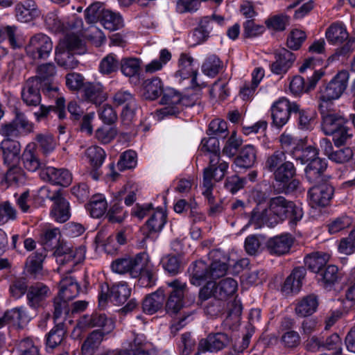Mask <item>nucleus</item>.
Returning <instances> with one entry per match:
<instances>
[{"label":"nucleus","mask_w":355,"mask_h":355,"mask_svg":"<svg viewBox=\"0 0 355 355\" xmlns=\"http://www.w3.org/2000/svg\"><path fill=\"white\" fill-rule=\"evenodd\" d=\"M53 49V43L49 37L44 33L32 36L26 47L27 55L33 60L46 59Z\"/></svg>","instance_id":"11"},{"label":"nucleus","mask_w":355,"mask_h":355,"mask_svg":"<svg viewBox=\"0 0 355 355\" xmlns=\"http://www.w3.org/2000/svg\"><path fill=\"white\" fill-rule=\"evenodd\" d=\"M228 166V163L221 159L220 154H210L209 166L203 171L202 187L205 189V194L210 195V189L214 187L213 179L218 182L224 178Z\"/></svg>","instance_id":"4"},{"label":"nucleus","mask_w":355,"mask_h":355,"mask_svg":"<svg viewBox=\"0 0 355 355\" xmlns=\"http://www.w3.org/2000/svg\"><path fill=\"white\" fill-rule=\"evenodd\" d=\"M295 55L293 53L286 49H282L275 53V61L270 65L273 73L282 75L286 73L292 67Z\"/></svg>","instance_id":"23"},{"label":"nucleus","mask_w":355,"mask_h":355,"mask_svg":"<svg viewBox=\"0 0 355 355\" xmlns=\"http://www.w3.org/2000/svg\"><path fill=\"white\" fill-rule=\"evenodd\" d=\"M22 160L24 167L29 171L34 172L37 169L42 171L45 168L44 164L40 162L34 148L30 146L24 151Z\"/></svg>","instance_id":"44"},{"label":"nucleus","mask_w":355,"mask_h":355,"mask_svg":"<svg viewBox=\"0 0 355 355\" xmlns=\"http://www.w3.org/2000/svg\"><path fill=\"white\" fill-rule=\"evenodd\" d=\"M19 355H38L39 349L29 338L21 339L17 345Z\"/></svg>","instance_id":"63"},{"label":"nucleus","mask_w":355,"mask_h":355,"mask_svg":"<svg viewBox=\"0 0 355 355\" xmlns=\"http://www.w3.org/2000/svg\"><path fill=\"white\" fill-rule=\"evenodd\" d=\"M318 306V297L314 294H310L297 301L295 312L299 317H307L313 314L316 311Z\"/></svg>","instance_id":"33"},{"label":"nucleus","mask_w":355,"mask_h":355,"mask_svg":"<svg viewBox=\"0 0 355 355\" xmlns=\"http://www.w3.org/2000/svg\"><path fill=\"white\" fill-rule=\"evenodd\" d=\"M323 74L324 73L321 71H315L313 75L308 78V83L306 84L304 82V78L300 76H294L289 85L291 92L294 95H298L313 89Z\"/></svg>","instance_id":"25"},{"label":"nucleus","mask_w":355,"mask_h":355,"mask_svg":"<svg viewBox=\"0 0 355 355\" xmlns=\"http://www.w3.org/2000/svg\"><path fill=\"white\" fill-rule=\"evenodd\" d=\"M33 124L27 119L25 114L16 111L15 118L8 123L2 124L0 135L4 139H16L21 135H26L33 131Z\"/></svg>","instance_id":"9"},{"label":"nucleus","mask_w":355,"mask_h":355,"mask_svg":"<svg viewBox=\"0 0 355 355\" xmlns=\"http://www.w3.org/2000/svg\"><path fill=\"white\" fill-rule=\"evenodd\" d=\"M237 282L232 278H225L216 283L214 298L225 300L233 295L237 289Z\"/></svg>","instance_id":"40"},{"label":"nucleus","mask_w":355,"mask_h":355,"mask_svg":"<svg viewBox=\"0 0 355 355\" xmlns=\"http://www.w3.org/2000/svg\"><path fill=\"white\" fill-rule=\"evenodd\" d=\"M40 178L53 184L67 187L71 182L72 178L69 171L64 168H55L47 166L40 171Z\"/></svg>","instance_id":"20"},{"label":"nucleus","mask_w":355,"mask_h":355,"mask_svg":"<svg viewBox=\"0 0 355 355\" xmlns=\"http://www.w3.org/2000/svg\"><path fill=\"white\" fill-rule=\"evenodd\" d=\"M67 334L65 325L63 322H60L46 335V346L53 349L60 345L64 339Z\"/></svg>","instance_id":"47"},{"label":"nucleus","mask_w":355,"mask_h":355,"mask_svg":"<svg viewBox=\"0 0 355 355\" xmlns=\"http://www.w3.org/2000/svg\"><path fill=\"white\" fill-rule=\"evenodd\" d=\"M224 18L222 16L212 15L211 16H205L201 18L199 22V26L203 29L207 34L209 35L216 25H222Z\"/></svg>","instance_id":"61"},{"label":"nucleus","mask_w":355,"mask_h":355,"mask_svg":"<svg viewBox=\"0 0 355 355\" xmlns=\"http://www.w3.org/2000/svg\"><path fill=\"white\" fill-rule=\"evenodd\" d=\"M56 73L55 67L53 63H46L40 65L37 69V76L35 77L39 79L41 85L46 82H53V78Z\"/></svg>","instance_id":"55"},{"label":"nucleus","mask_w":355,"mask_h":355,"mask_svg":"<svg viewBox=\"0 0 355 355\" xmlns=\"http://www.w3.org/2000/svg\"><path fill=\"white\" fill-rule=\"evenodd\" d=\"M51 295L49 286L42 282H36L28 287L26 294L27 303L33 309L42 306Z\"/></svg>","instance_id":"18"},{"label":"nucleus","mask_w":355,"mask_h":355,"mask_svg":"<svg viewBox=\"0 0 355 355\" xmlns=\"http://www.w3.org/2000/svg\"><path fill=\"white\" fill-rule=\"evenodd\" d=\"M144 96L146 99L155 100L163 93V84L159 78L147 79L144 83Z\"/></svg>","instance_id":"46"},{"label":"nucleus","mask_w":355,"mask_h":355,"mask_svg":"<svg viewBox=\"0 0 355 355\" xmlns=\"http://www.w3.org/2000/svg\"><path fill=\"white\" fill-rule=\"evenodd\" d=\"M100 21L105 29L111 31L117 30L123 26L121 17L109 10L103 12V16Z\"/></svg>","instance_id":"50"},{"label":"nucleus","mask_w":355,"mask_h":355,"mask_svg":"<svg viewBox=\"0 0 355 355\" xmlns=\"http://www.w3.org/2000/svg\"><path fill=\"white\" fill-rule=\"evenodd\" d=\"M166 222V214L162 209L156 210L146 222L150 232H159Z\"/></svg>","instance_id":"51"},{"label":"nucleus","mask_w":355,"mask_h":355,"mask_svg":"<svg viewBox=\"0 0 355 355\" xmlns=\"http://www.w3.org/2000/svg\"><path fill=\"white\" fill-rule=\"evenodd\" d=\"M349 80V73L347 71L338 72L334 78L320 89V105L324 103L330 107H334L332 101L338 99L347 88Z\"/></svg>","instance_id":"5"},{"label":"nucleus","mask_w":355,"mask_h":355,"mask_svg":"<svg viewBox=\"0 0 355 355\" xmlns=\"http://www.w3.org/2000/svg\"><path fill=\"white\" fill-rule=\"evenodd\" d=\"M318 275L319 282L327 289H331L341 277L338 268L334 265L328 266Z\"/></svg>","instance_id":"38"},{"label":"nucleus","mask_w":355,"mask_h":355,"mask_svg":"<svg viewBox=\"0 0 355 355\" xmlns=\"http://www.w3.org/2000/svg\"><path fill=\"white\" fill-rule=\"evenodd\" d=\"M85 155L93 168L98 169L102 166L106 154L102 148L98 146H92L86 150Z\"/></svg>","instance_id":"52"},{"label":"nucleus","mask_w":355,"mask_h":355,"mask_svg":"<svg viewBox=\"0 0 355 355\" xmlns=\"http://www.w3.org/2000/svg\"><path fill=\"white\" fill-rule=\"evenodd\" d=\"M223 69V63L216 55L207 57L202 65V71L206 76L214 78Z\"/></svg>","instance_id":"48"},{"label":"nucleus","mask_w":355,"mask_h":355,"mask_svg":"<svg viewBox=\"0 0 355 355\" xmlns=\"http://www.w3.org/2000/svg\"><path fill=\"white\" fill-rule=\"evenodd\" d=\"M306 273L304 268H295L284 281L282 286V291L285 295L297 293L302 286V280L305 277Z\"/></svg>","instance_id":"24"},{"label":"nucleus","mask_w":355,"mask_h":355,"mask_svg":"<svg viewBox=\"0 0 355 355\" xmlns=\"http://www.w3.org/2000/svg\"><path fill=\"white\" fill-rule=\"evenodd\" d=\"M171 59V53L167 49H162L160 51L158 60H153L150 63L146 65L145 71L147 73H155L157 71L161 70L164 65H165Z\"/></svg>","instance_id":"56"},{"label":"nucleus","mask_w":355,"mask_h":355,"mask_svg":"<svg viewBox=\"0 0 355 355\" xmlns=\"http://www.w3.org/2000/svg\"><path fill=\"white\" fill-rule=\"evenodd\" d=\"M257 149L253 145L244 146L236 157L234 163L236 166L248 168L254 166L257 161Z\"/></svg>","instance_id":"35"},{"label":"nucleus","mask_w":355,"mask_h":355,"mask_svg":"<svg viewBox=\"0 0 355 355\" xmlns=\"http://www.w3.org/2000/svg\"><path fill=\"white\" fill-rule=\"evenodd\" d=\"M137 277L140 284L144 287H152L155 284L156 270L147 254H146V262L141 266Z\"/></svg>","instance_id":"37"},{"label":"nucleus","mask_w":355,"mask_h":355,"mask_svg":"<svg viewBox=\"0 0 355 355\" xmlns=\"http://www.w3.org/2000/svg\"><path fill=\"white\" fill-rule=\"evenodd\" d=\"M353 220L351 217L343 215L332 220L327 225L328 232L331 234H336L352 224Z\"/></svg>","instance_id":"58"},{"label":"nucleus","mask_w":355,"mask_h":355,"mask_svg":"<svg viewBox=\"0 0 355 355\" xmlns=\"http://www.w3.org/2000/svg\"><path fill=\"white\" fill-rule=\"evenodd\" d=\"M122 73L125 76L132 77L138 74L140 69V60L137 58H123L120 63Z\"/></svg>","instance_id":"54"},{"label":"nucleus","mask_w":355,"mask_h":355,"mask_svg":"<svg viewBox=\"0 0 355 355\" xmlns=\"http://www.w3.org/2000/svg\"><path fill=\"white\" fill-rule=\"evenodd\" d=\"M80 288V285L72 276H67L60 282L59 294L62 297L72 300L79 294Z\"/></svg>","instance_id":"39"},{"label":"nucleus","mask_w":355,"mask_h":355,"mask_svg":"<svg viewBox=\"0 0 355 355\" xmlns=\"http://www.w3.org/2000/svg\"><path fill=\"white\" fill-rule=\"evenodd\" d=\"M44 20L49 28L55 32H67L69 30H73L83 26V21L80 19L74 18L66 24L54 12L48 13L45 16Z\"/></svg>","instance_id":"28"},{"label":"nucleus","mask_w":355,"mask_h":355,"mask_svg":"<svg viewBox=\"0 0 355 355\" xmlns=\"http://www.w3.org/2000/svg\"><path fill=\"white\" fill-rule=\"evenodd\" d=\"M60 234V230L57 227L46 229L41 235V242L45 248H54L53 244L55 245L59 242L58 236Z\"/></svg>","instance_id":"62"},{"label":"nucleus","mask_w":355,"mask_h":355,"mask_svg":"<svg viewBox=\"0 0 355 355\" xmlns=\"http://www.w3.org/2000/svg\"><path fill=\"white\" fill-rule=\"evenodd\" d=\"M128 347L112 351V355H150L153 343L146 339L144 334H134L133 339L128 343Z\"/></svg>","instance_id":"17"},{"label":"nucleus","mask_w":355,"mask_h":355,"mask_svg":"<svg viewBox=\"0 0 355 355\" xmlns=\"http://www.w3.org/2000/svg\"><path fill=\"white\" fill-rule=\"evenodd\" d=\"M42 85L39 79L28 78L24 83L21 90V98L28 106H37L41 102L40 89Z\"/></svg>","instance_id":"19"},{"label":"nucleus","mask_w":355,"mask_h":355,"mask_svg":"<svg viewBox=\"0 0 355 355\" xmlns=\"http://www.w3.org/2000/svg\"><path fill=\"white\" fill-rule=\"evenodd\" d=\"M294 239L290 234H282L272 238L267 241V248L270 254L282 255L289 252Z\"/></svg>","instance_id":"26"},{"label":"nucleus","mask_w":355,"mask_h":355,"mask_svg":"<svg viewBox=\"0 0 355 355\" xmlns=\"http://www.w3.org/2000/svg\"><path fill=\"white\" fill-rule=\"evenodd\" d=\"M107 209V202L102 195L94 196L87 205V209L93 218H101Z\"/></svg>","instance_id":"45"},{"label":"nucleus","mask_w":355,"mask_h":355,"mask_svg":"<svg viewBox=\"0 0 355 355\" xmlns=\"http://www.w3.org/2000/svg\"><path fill=\"white\" fill-rule=\"evenodd\" d=\"M193 59L191 56L182 53L179 60V69L176 72V76L182 79L191 78V83L198 85L197 75L198 71L193 68Z\"/></svg>","instance_id":"32"},{"label":"nucleus","mask_w":355,"mask_h":355,"mask_svg":"<svg viewBox=\"0 0 355 355\" xmlns=\"http://www.w3.org/2000/svg\"><path fill=\"white\" fill-rule=\"evenodd\" d=\"M105 334L101 330H94L86 338L83 342L81 350L83 355H92L94 350L97 349L103 340Z\"/></svg>","instance_id":"41"},{"label":"nucleus","mask_w":355,"mask_h":355,"mask_svg":"<svg viewBox=\"0 0 355 355\" xmlns=\"http://www.w3.org/2000/svg\"><path fill=\"white\" fill-rule=\"evenodd\" d=\"M230 343V338L226 334L217 333L210 334L206 339H202L198 345V352L200 354L207 351L218 352L225 348Z\"/></svg>","instance_id":"21"},{"label":"nucleus","mask_w":355,"mask_h":355,"mask_svg":"<svg viewBox=\"0 0 355 355\" xmlns=\"http://www.w3.org/2000/svg\"><path fill=\"white\" fill-rule=\"evenodd\" d=\"M1 148L6 161H12L20 153L21 145L15 139H4L1 142Z\"/></svg>","instance_id":"49"},{"label":"nucleus","mask_w":355,"mask_h":355,"mask_svg":"<svg viewBox=\"0 0 355 355\" xmlns=\"http://www.w3.org/2000/svg\"><path fill=\"white\" fill-rule=\"evenodd\" d=\"M109 291L111 300L118 305L125 303L131 293L130 288H128L125 282L114 284L110 289L107 284H102L101 286V293L98 295V304L100 306L103 307L106 304Z\"/></svg>","instance_id":"12"},{"label":"nucleus","mask_w":355,"mask_h":355,"mask_svg":"<svg viewBox=\"0 0 355 355\" xmlns=\"http://www.w3.org/2000/svg\"><path fill=\"white\" fill-rule=\"evenodd\" d=\"M329 254L322 252H315L306 256L305 265L312 272L319 273L329 259Z\"/></svg>","instance_id":"42"},{"label":"nucleus","mask_w":355,"mask_h":355,"mask_svg":"<svg viewBox=\"0 0 355 355\" xmlns=\"http://www.w3.org/2000/svg\"><path fill=\"white\" fill-rule=\"evenodd\" d=\"M78 326L80 328L101 327V329L105 334H110L114 329V323L104 313H93L90 315H83L78 320Z\"/></svg>","instance_id":"16"},{"label":"nucleus","mask_w":355,"mask_h":355,"mask_svg":"<svg viewBox=\"0 0 355 355\" xmlns=\"http://www.w3.org/2000/svg\"><path fill=\"white\" fill-rule=\"evenodd\" d=\"M290 18L284 14H279L270 16L266 21V26L268 29L275 31H283L289 25Z\"/></svg>","instance_id":"53"},{"label":"nucleus","mask_w":355,"mask_h":355,"mask_svg":"<svg viewBox=\"0 0 355 355\" xmlns=\"http://www.w3.org/2000/svg\"><path fill=\"white\" fill-rule=\"evenodd\" d=\"M167 285L171 290L166 302V311L170 314L177 313L183 306V299L187 292V284L175 279L167 282Z\"/></svg>","instance_id":"13"},{"label":"nucleus","mask_w":355,"mask_h":355,"mask_svg":"<svg viewBox=\"0 0 355 355\" xmlns=\"http://www.w3.org/2000/svg\"><path fill=\"white\" fill-rule=\"evenodd\" d=\"M303 216L302 209L283 196L272 198L268 209L263 212V220L270 225L277 224L286 218L292 225H296Z\"/></svg>","instance_id":"1"},{"label":"nucleus","mask_w":355,"mask_h":355,"mask_svg":"<svg viewBox=\"0 0 355 355\" xmlns=\"http://www.w3.org/2000/svg\"><path fill=\"white\" fill-rule=\"evenodd\" d=\"M270 111L272 124L279 129L288 123L291 112H300V105L286 98H281L272 104Z\"/></svg>","instance_id":"10"},{"label":"nucleus","mask_w":355,"mask_h":355,"mask_svg":"<svg viewBox=\"0 0 355 355\" xmlns=\"http://www.w3.org/2000/svg\"><path fill=\"white\" fill-rule=\"evenodd\" d=\"M334 193V187L327 182L318 183L308 191L309 202L312 207L328 205Z\"/></svg>","instance_id":"15"},{"label":"nucleus","mask_w":355,"mask_h":355,"mask_svg":"<svg viewBox=\"0 0 355 355\" xmlns=\"http://www.w3.org/2000/svg\"><path fill=\"white\" fill-rule=\"evenodd\" d=\"M264 168L272 173L277 182L284 184L296 175V168L293 163L286 160L284 152L279 150L274 152L266 158Z\"/></svg>","instance_id":"2"},{"label":"nucleus","mask_w":355,"mask_h":355,"mask_svg":"<svg viewBox=\"0 0 355 355\" xmlns=\"http://www.w3.org/2000/svg\"><path fill=\"white\" fill-rule=\"evenodd\" d=\"M331 135L333 137L335 146L339 147L346 144L352 139V129L348 127V123H345Z\"/></svg>","instance_id":"57"},{"label":"nucleus","mask_w":355,"mask_h":355,"mask_svg":"<svg viewBox=\"0 0 355 355\" xmlns=\"http://www.w3.org/2000/svg\"><path fill=\"white\" fill-rule=\"evenodd\" d=\"M82 98L89 103L100 105L107 100V94L102 84L87 82L82 90Z\"/></svg>","instance_id":"22"},{"label":"nucleus","mask_w":355,"mask_h":355,"mask_svg":"<svg viewBox=\"0 0 355 355\" xmlns=\"http://www.w3.org/2000/svg\"><path fill=\"white\" fill-rule=\"evenodd\" d=\"M164 301V291L159 288L146 297L142 304L143 310L148 314H153L163 307Z\"/></svg>","instance_id":"34"},{"label":"nucleus","mask_w":355,"mask_h":355,"mask_svg":"<svg viewBox=\"0 0 355 355\" xmlns=\"http://www.w3.org/2000/svg\"><path fill=\"white\" fill-rule=\"evenodd\" d=\"M28 287L26 279L17 278L11 282L9 290L12 297L19 299L27 293Z\"/></svg>","instance_id":"64"},{"label":"nucleus","mask_w":355,"mask_h":355,"mask_svg":"<svg viewBox=\"0 0 355 355\" xmlns=\"http://www.w3.org/2000/svg\"><path fill=\"white\" fill-rule=\"evenodd\" d=\"M322 116V129L327 135H331L345 123H349L343 116L336 112L334 107H330L324 103L319 105Z\"/></svg>","instance_id":"14"},{"label":"nucleus","mask_w":355,"mask_h":355,"mask_svg":"<svg viewBox=\"0 0 355 355\" xmlns=\"http://www.w3.org/2000/svg\"><path fill=\"white\" fill-rule=\"evenodd\" d=\"M137 165V153L134 150H128L123 153L117 163V168L120 171L133 168Z\"/></svg>","instance_id":"59"},{"label":"nucleus","mask_w":355,"mask_h":355,"mask_svg":"<svg viewBox=\"0 0 355 355\" xmlns=\"http://www.w3.org/2000/svg\"><path fill=\"white\" fill-rule=\"evenodd\" d=\"M191 283L199 286L207 279H209V266L203 261L194 262L191 268Z\"/></svg>","instance_id":"43"},{"label":"nucleus","mask_w":355,"mask_h":355,"mask_svg":"<svg viewBox=\"0 0 355 355\" xmlns=\"http://www.w3.org/2000/svg\"><path fill=\"white\" fill-rule=\"evenodd\" d=\"M53 204L50 212L51 218L58 223H64L71 216L70 206L69 202L62 196L53 197Z\"/></svg>","instance_id":"30"},{"label":"nucleus","mask_w":355,"mask_h":355,"mask_svg":"<svg viewBox=\"0 0 355 355\" xmlns=\"http://www.w3.org/2000/svg\"><path fill=\"white\" fill-rule=\"evenodd\" d=\"M211 256L213 261L209 266V279H215L224 276L228 268L227 258L218 250L212 251Z\"/></svg>","instance_id":"31"},{"label":"nucleus","mask_w":355,"mask_h":355,"mask_svg":"<svg viewBox=\"0 0 355 355\" xmlns=\"http://www.w3.org/2000/svg\"><path fill=\"white\" fill-rule=\"evenodd\" d=\"M42 92L49 98H55V105H50L49 107L41 105L40 110L34 114L37 120L45 117L50 110L56 112L60 119H64L65 117V100L64 97L61 96L59 92V88L56 84L53 82H46L43 83Z\"/></svg>","instance_id":"7"},{"label":"nucleus","mask_w":355,"mask_h":355,"mask_svg":"<svg viewBox=\"0 0 355 355\" xmlns=\"http://www.w3.org/2000/svg\"><path fill=\"white\" fill-rule=\"evenodd\" d=\"M16 17L21 22H28L38 15L37 5L33 0L18 3L15 8Z\"/></svg>","instance_id":"36"},{"label":"nucleus","mask_w":355,"mask_h":355,"mask_svg":"<svg viewBox=\"0 0 355 355\" xmlns=\"http://www.w3.org/2000/svg\"><path fill=\"white\" fill-rule=\"evenodd\" d=\"M80 28L73 29L71 33H67L63 41V44L67 51L58 52L56 51L55 60L58 64L64 68H74L78 65V61L74 60V58L70 54L69 51L79 50L82 49L83 42L78 35V33L81 31Z\"/></svg>","instance_id":"6"},{"label":"nucleus","mask_w":355,"mask_h":355,"mask_svg":"<svg viewBox=\"0 0 355 355\" xmlns=\"http://www.w3.org/2000/svg\"><path fill=\"white\" fill-rule=\"evenodd\" d=\"M327 167L324 159L318 158L311 161L305 168V176L310 183L318 184L324 180L323 175Z\"/></svg>","instance_id":"29"},{"label":"nucleus","mask_w":355,"mask_h":355,"mask_svg":"<svg viewBox=\"0 0 355 355\" xmlns=\"http://www.w3.org/2000/svg\"><path fill=\"white\" fill-rule=\"evenodd\" d=\"M181 95L173 89H168L163 92L161 103L164 105L160 110V113L164 116L175 115L180 112Z\"/></svg>","instance_id":"27"},{"label":"nucleus","mask_w":355,"mask_h":355,"mask_svg":"<svg viewBox=\"0 0 355 355\" xmlns=\"http://www.w3.org/2000/svg\"><path fill=\"white\" fill-rule=\"evenodd\" d=\"M325 36L331 44H342L335 51V55L346 56L355 51V37H349L344 24H332L326 31Z\"/></svg>","instance_id":"3"},{"label":"nucleus","mask_w":355,"mask_h":355,"mask_svg":"<svg viewBox=\"0 0 355 355\" xmlns=\"http://www.w3.org/2000/svg\"><path fill=\"white\" fill-rule=\"evenodd\" d=\"M146 254L141 252L135 256L125 255L116 259L112 262V270L118 274L128 273L132 277H137L141 266L146 262Z\"/></svg>","instance_id":"8"},{"label":"nucleus","mask_w":355,"mask_h":355,"mask_svg":"<svg viewBox=\"0 0 355 355\" xmlns=\"http://www.w3.org/2000/svg\"><path fill=\"white\" fill-rule=\"evenodd\" d=\"M17 218V210L9 201L0 203V226Z\"/></svg>","instance_id":"60"}]
</instances>
